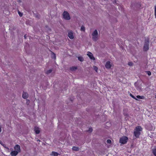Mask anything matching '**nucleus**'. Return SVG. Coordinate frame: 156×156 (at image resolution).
Here are the masks:
<instances>
[{"label": "nucleus", "instance_id": "nucleus-20", "mask_svg": "<svg viewBox=\"0 0 156 156\" xmlns=\"http://www.w3.org/2000/svg\"><path fill=\"white\" fill-rule=\"evenodd\" d=\"M52 71V70L51 69H49L48 70H47L46 72V73L47 74H49V73H51Z\"/></svg>", "mask_w": 156, "mask_h": 156}, {"label": "nucleus", "instance_id": "nucleus-23", "mask_svg": "<svg viewBox=\"0 0 156 156\" xmlns=\"http://www.w3.org/2000/svg\"><path fill=\"white\" fill-rule=\"evenodd\" d=\"M94 69L96 72H97L98 68L96 66H94Z\"/></svg>", "mask_w": 156, "mask_h": 156}, {"label": "nucleus", "instance_id": "nucleus-21", "mask_svg": "<svg viewBox=\"0 0 156 156\" xmlns=\"http://www.w3.org/2000/svg\"><path fill=\"white\" fill-rule=\"evenodd\" d=\"M85 30V28L83 26H82L81 27V31H84Z\"/></svg>", "mask_w": 156, "mask_h": 156}, {"label": "nucleus", "instance_id": "nucleus-1", "mask_svg": "<svg viewBox=\"0 0 156 156\" xmlns=\"http://www.w3.org/2000/svg\"><path fill=\"white\" fill-rule=\"evenodd\" d=\"M142 128L140 126H136L134 131V134L136 138H139L140 135V132L142 131Z\"/></svg>", "mask_w": 156, "mask_h": 156}, {"label": "nucleus", "instance_id": "nucleus-32", "mask_svg": "<svg viewBox=\"0 0 156 156\" xmlns=\"http://www.w3.org/2000/svg\"><path fill=\"white\" fill-rule=\"evenodd\" d=\"M1 142H1V141H0V144H1Z\"/></svg>", "mask_w": 156, "mask_h": 156}, {"label": "nucleus", "instance_id": "nucleus-33", "mask_svg": "<svg viewBox=\"0 0 156 156\" xmlns=\"http://www.w3.org/2000/svg\"><path fill=\"white\" fill-rule=\"evenodd\" d=\"M28 102H29V100H28Z\"/></svg>", "mask_w": 156, "mask_h": 156}, {"label": "nucleus", "instance_id": "nucleus-7", "mask_svg": "<svg viewBox=\"0 0 156 156\" xmlns=\"http://www.w3.org/2000/svg\"><path fill=\"white\" fill-rule=\"evenodd\" d=\"M14 149L15 151H16L18 153L21 151L20 147L18 144H16L14 146Z\"/></svg>", "mask_w": 156, "mask_h": 156}, {"label": "nucleus", "instance_id": "nucleus-19", "mask_svg": "<svg viewBox=\"0 0 156 156\" xmlns=\"http://www.w3.org/2000/svg\"><path fill=\"white\" fill-rule=\"evenodd\" d=\"M78 59L81 62H83L84 60L83 58L82 57H78Z\"/></svg>", "mask_w": 156, "mask_h": 156}, {"label": "nucleus", "instance_id": "nucleus-2", "mask_svg": "<svg viewBox=\"0 0 156 156\" xmlns=\"http://www.w3.org/2000/svg\"><path fill=\"white\" fill-rule=\"evenodd\" d=\"M149 40H146L143 48V50L144 51H147L149 48Z\"/></svg>", "mask_w": 156, "mask_h": 156}, {"label": "nucleus", "instance_id": "nucleus-24", "mask_svg": "<svg viewBox=\"0 0 156 156\" xmlns=\"http://www.w3.org/2000/svg\"><path fill=\"white\" fill-rule=\"evenodd\" d=\"M148 76H151V72L150 71H146V72Z\"/></svg>", "mask_w": 156, "mask_h": 156}, {"label": "nucleus", "instance_id": "nucleus-10", "mask_svg": "<svg viewBox=\"0 0 156 156\" xmlns=\"http://www.w3.org/2000/svg\"><path fill=\"white\" fill-rule=\"evenodd\" d=\"M18 153L16 151H13L10 153V155L11 156H16Z\"/></svg>", "mask_w": 156, "mask_h": 156}, {"label": "nucleus", "instance_id": "nucleus-29", "mask_svg": "<svg viewBox=\"0 0 156 156\" xmlns=\"http://www.w3.org/2000/svg\"><path fill=\"white\" fill-rule=\"evenodd\" d=\"M128 64L129 66H132L133 64L132 62H129L128 63Z\"/></svg>", "mask_w": 156, "mask_h": 156}, {"label": "nucleus", "instance_id": "nucleus-8", "mask_svg": "<svg viewBox=\"0 0 156 156\" xmlns=\"http://www.w3.org/2000/svg\"><path fill=\"white\" fill-rule=\"evenodd\" d=\"M87 55L90 58L93 60H95V58L94 57L90 51H88L87 52Z\"/></svg>", "mask_w": 156, "mask_h": 156}, {"label": "nucleus", "instance_id": "nucleus-4", "mask_svg": "<svg viewBox=\"0 0 156 156\" xmlns=\"http://www.w3.org/2000/svg\"><path fill=\"white\" fill-rule=\"evenodd\" d=\"M63 18L66 20H69L70 19V17L69 13L67 11H65L63 14Z\"/></svg>", "mask_w": 156, "mask_h": 156}, {"label": "nucleus", "instance_id": "nucleus-22", "mask_svg": "<svg viewBox=\"0 0 156 156\" xmlns=\"http://www.w3.org/2000/svg\"><path fill=\"white\" fill-rule=\"evenodd\" d=\"M130 96L132 97L133 98L135 99L136 100H138L137 99H136L133 95L131 94H130Z\"/></svg>", "mask_w": 156, "mask_h": 156}, {"label": "nucleus", "instance_id": "nucleus-31", "mask_svg": "<svg viewBox=\"0 0 156 156\" xmlns=\"http://www.w3.org/2000/svg\"><path fill=\"white\" fill-rule=\"evenodd\" d=\"M24 38L25 39L27 37H26V35H24Z\"/></svg>", "mask_w": 156, "mask_h": 156}, {"label": "nucleus", "instance_id": "nucleus-5", "mask_svg": "<svg viewBox=\"0 0 156 156\" xmlns=\"http://www.w3.org/2000/svg\"><path fill=\"white\" fill-rule=\"evenodd\" d=\"M98 35V31L96 30H95L92 34V35L93 36L92 39L94 41H97V40Z\"/></svg>", "mask_w": 156, "mask_h": 156}, {"label": "nucleus", "instance_id": "nucleus-15", "mask_svg": "<svg viewBox=\"0 0 156 156\" xmlns=\"http://www.w3.org/2000/svg\"><path fill=\"white\" fill-rule=\"evenodd\" d=\"M73 150L74 151H77L79 150V148L76 147L74 146L72 148Z\"/></svg>", "mask_w": 156, "mask_h": 156}, {"label": "nucleus", "instance_id": "nucleus-25", "mask_svg": "<svg viewBox=\"0 0 156 156\" xmlns=\"http://www.w3.org/2000/svg\"><path fill=\"white\" fill-rule=\"evenodd\" d=\"M93 131V129L92 128H89V129L88 130V131L91 132Z\"/></svg>", "mask_w": 156, "mask_h": 156}, {"label": "nucleus", "instance_id": "nucleus-18", "mask_svg": "<svg viewBox=\"0 0 156 156\" xmlns=\"http://www.w3.org/2000/svg\"><path fill=\"white\" fill-rule=\"evenodd\" d=\"M152 153L155 156H156V148L152 150Z\"/></svg>", "mask_w": 156, "mask_h": 156}, {"label": "nucleus", "instance_id": "nucleus-9", "mask_svg": "<svg viewBox=\"0 0 156 156\" xmlns=\"http://www.w3.org/2000/svg\"><path fill=\"white\" fill-rule=\"evenodd\" d=\"M105 66L106 68L107 69H110L112 67V65L111 64L110 62L109 61H107L106 62Z\"/></svg>", "mask_w": 156, "mask_h": 156}, {"label": "nucleus", "instance_id": "nucleus-12", "mask_svg": "<svg viewBox=\"0 0 156 156\" xmlns=\"http://www.w3.org/2000/svg\"><path fill=\"white\" fill-rule=\"evenodd\" d=\"M22 97L24 99H26L28 97V94L26 92H23L22 95Z\"/></svg>", "mask_w": 156, "mask_h": 156}, {"label": "nucleus", "instance_id": "nucleus-30", "mask_svg": "<svg viewBox=\"0 0 156 156\" xmlns=\"http://www.w3.org/2000/svg\"><path fill=\"white\" fill-rule=\"evenodd\" d=\"M2 131V129H1V126H0V133Z\"/></svg>", "mask_w": 156, "mask_h": 156}, {"label": "nucleus", "instance_id": "nucleus-27", "mask_svg": "<svg viewBox=\"0 0 156 156\" xmlns=\"http://www.w3.org/2000/svg\"><path fill=\"white\" fill-rule=\"evenodd\" d=\"M18 14L21 17L23 16V14L20 12L19 11L18 12Z\"/></svg>", "mask_w": 156, "mask_h": 156}, {"label": "nucleus", "instance_id": "nucleus-11", "mask_svg": "<svg viewBox=\"0 0 156 156\" xmlns=\"http://www.w3.org/2000/svg\"><path fill=\"white\" fill-rule=\"evenodd\" d=\"M34 130L36 134H38L40 133V130L38 127H35L34 128Z\"/></svg>", "mask_w": 156, "mask_h": 156}, {"label": "nucleus", "instance_id": "nucleus-16", "mask_svg": "<svg viewBox=\"0 0 156 156\" xmlns=\"http://www.w3.org/2000/svg\"><path fill=\"white\" fill-rule=\"evenodd\" d=\"M136 98H138L144 99L145 98V97L144 96H140V95H137L136 96Z\"/></svg>", "mask_w": 156, "mask_h": 156}, {"label": "nucleus", "instance_id": "nucleus-26", "mask_svg": "<svg viewBox=\"0 0 156 156\" xmlns=\"http://www.w3.org/2000/svg\"><path fill=\"white\" fill-rule=\"evenodd\" d=\"M154 15L156 18V6H155L154 7Z\"/></svg>", "mask_w": 156, "mask_h": 156}, {"label": "nucleus", "instance_id": "nucleus-13", "mask_svg": "<svg viewBox=\"0 0 156 156\" xmlns=\"http://www.w3.org/2000/svg\"><path fill=\"white\" fill-rule=\"evenodd\" d=\"M77 69V66H72L70 68V70L73 71L76 70Z\"/></svg>", "mask_w": 156, "mask_h": 156}, {"label": "nucleus", "instance_id": "nucleus-14", "mask_svg": "<svg viewBox=\"0 0 156 156\" xmlns=\"http://www.w3.org/2000/svg\"><path fill=\"white\" fill-rule=\"evenodd\" d=\"M58 154H59L58 153L55 151H52L51 154V155H53L54 156H58Z\"/></svg>", "mask_w": 156, "mask_h": 156}, {"label": "nucleus", "instance_id": "nucleus-17", "mask_svg": "<svg viewBox=\"0 0 156 156\" xmlns=\"http://www.w3.org/2000/svg\"><path fill=\"white\" fill-rule=\"evenodd\" d=\"M52 54V58L56 59V55L53 52L51 51Z\"/></svg>", "mask_w": 156, "mask_h": 156}, {"label": "nucleus", "instance_id": "nucleus-28", "mask_svg": "<svg viewBox=\"0 0 156 156\" xmlns=\"http://www.w3.org/2000/svg\"><path fill=\"white\" fill-rule=\"evenodd\" d=\"M107 143H108V144H110L111 143V141L110 140V139H108L107 140Z\"/></svg>", "mask_w": 156, "mask_h": 156}, {"label": "nucleus", "instance_id": "nucleus-3", "mask_svg": "<svg viewBox=\"0 0 156 156\" xmlns=\"http://www.w3.org/2000/svg\"><path fill=\"white\" fill-rule=\"evenodd\" d=\"M128 139V138L127 136H123L120 139L119 142L122 144H125L127 142Z\"/></svg>", "mask_w": 156, "mask_h": 156}, {"label": "nucleus", "instance_id": "nucleus-6", "mask_svg": "<svg viewBox=\"0 0 156 156\" xmlns=\"http://www.w3.org/2000/svg\"><path fill=\"white\" fill-rule=\"evenodd\" d=\"M68 36L71 39H73L74 38L73 33L72 30H70L68 32Z\"/></svg>", "mask_w": 156, "mask_h": 156}]
</instances>
